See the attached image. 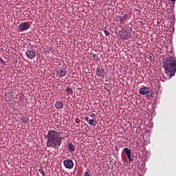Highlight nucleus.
<instances>
[{"mask_svg": "<svg viewBox=\"0 0 176 176\" xmlns=\"http://www.w3.org/2000/svg\"><path fill=\"white\" fill-rule=\"evenodd\" d=\"M45 137L47 138L46 146L54 149L60 147L63 144V140H64V138L60 137L58 131L55 130L49 131Z\"/></svg>", "mask_w": 176, "mask_h": 176, "instance_id": "1", "label": "nucleus"}, {"mask_svg": "<svg viewBox=\"0 0 176 176\" xmlns=\"http://www.w3.org/2000/svg\"><path fill=\"white\" fill-rule=\"evenodd\" d=\"M163 68L166 76H168L169 79H171L176 72V57L169 56L164 58L163 60Z\"/></svg>", "mask_w": 176, "mask_h": 176, "instance_id": "2", "label": "nucleus"}, {"mask_svg": "<svg viewBox=\"0 0 176 176\" xmlns=\"http://www.w3.org/2000/svg\"><path fill=\"white\" fill-rule=\"evenodd\" d=\"M132 33L133 30L131 28H126L119 32L120 38L122 39V41H127L129 39H131V36H133V34H131Z\"/></svg>", "mask_w": 176, "mask_h": 176, "instance_id": "3", "label": "nucleus"}, {"mask_svg": "<svg viewBox=\"0 0 176 176\" xmlns=\"http://www.w3.org/2000/svg\"><path fill=\"white\" fill-rule=\"evenodd\" d=\"M139 93L142 96H146V98H152V95L153 94V91L149 89V88L144 87L140 88Z\"/></svg>", "mask_w": 176, "mask_h": 176, "instance_id": "4", "label": "nucleus"}, {"mask_svg": "<svg viewBox=\"0 0 176 176\" xmlns=\"http://www.w3.org/2000/svg\"><path fill=\"white\" fill-rule=\"evenodd\" d=\"M67 68L65 67H59L56 69V74L58 76V78H64L67 75Z\"/></svg>", "mask_w": 176, "mask_h": 176, "instance_id": "5", "label": "nucleus"}, {"mask_svg": "<svg viewBox=\"0 0 176 176\" xmlns=\"http://www.w3.org/2000/svg\"><path fill=\"white\" fill-rule=\"evenodd\" d=\"M25 55L28 58L32 60L33 58H35V57H36V52H35L34 50H27V51L25 52Z\"/></svg>", "mask_w": 176, "mask_h": 176, "instance_id": "6", "label": "nucleus"}, {"mask_svg": "<svg viewBox=\"0 0 176 176\" xmlns=\"http://www.w3.org/2000/svg\"><path fill=\"white\" fill-rule=\"evenodd\" d=\"M126 14L122 12L118 16H116V22L120 23V24H124V19H126Z\"/></svg>", "mask_w": 176, "mask_h": 176, "instance_id": "7", "label": "nucleus"}, {"mask_svg": "<svg viewBox=\"0 0 176 176\" xmlns=\"http://www.w3.org/2000/svg\"><path fill=\"white\" fill-rule=\"evenodd\" d=\"M107 74L104 68L98 67L96 69V75L100 78H104V76Z\"/></svg>", "mask_w": 176, "mask_h": 176, "instance_id": "8", "label": "nucleus"}, {"mask_svg": "<svg viewBox=\"0 0 176 176\" xmlns=\"http://www.w3.org/2000/svg\"><path fill=\"white\" fill-rule=\"evenodd\" d=\"M63 164L66 168H69V170L74 167V162L72 160H65Z\"/></svg>", "mask_w": 176, "mask_h": 176, "instance_id": "9", "label": "nucleus"}, {"mask_svg": "<svg viewBox=\"0 0 176 176\" xmlns=\"http://www.w3.org/2000/svg\"><path fill=\"white\" fill-rule=\"evenodd\" d=\"M27 30H30V24H28V23L24 22L21 24L19 27L20 32H23V31H27Z\"/></svg>", "mask_w": 176, "mask_h": 176, "instance_id": "10", "label": "nucleus"}, {"mask_svg": "<svg viewBox=\"0 0 176 176\" xmlns=\"http://www.w3.org/2000/svg\"><path fill=\"white\" fill-rule=\"evenodd\" d=\"M55 108H56V109H63V108H64V103L63 101H56L55 103Z\"/></svg>", "mask_w": 176, "mask_h": 176, "instance_id": "11", "label": "nucleus"}, {"mask_svg": "<svg viewBox=\"0 0 176 176\" xmlns=\"http://www.w3.org/2000/svg\"><path fill=\"white\" fill-rule=\"evenodd\" d=\"M124 152L126 153V156H131V150H130V148L125 147L124 148Z\"/></svg>", "mask_w": 176, "mask_h": 176, "instance_id": "12", "label": "nucleus"}, {"mask_svg": "<svg viewBox=\"0 0 176 176\" xmlns=\"http://www.w3.org/2000/svg\"><path fill=\"white\" fill-rule=\"evenodd\" d=\"M67 146L70 152H74V151H75V146H74V144L72 143H68Z\"/></svg>", "mask_w": 176, "mask_h": 176, "instance_id": "13", "label": "nucleus"}, {"mask_svg": "<svg viewBox=\"0 0 176 176\" xmlns=\"http://www.w3.org/2000/svg\"><path fill=\"white\" fill-rule=\"evenodd\" d=\"M88 123L90 126H96L97 122L94 119H91L88 121Z\"/></svg>", "mask_w": 176, "mask_h": 176, "instance_id": "14", "label": "nucleus"}, {"mask_svg": "<svg viewBox=\"0 0 176 176\" xmlns=\"http://www.w3.org/2000/svg\"><path fill=\"white\" fill-rule=\"evenodd\" d=\"M65 92L67 94H74V91L72 90V88L68 87L65 89Z\"/></svg>", "mask_w": 176, "mask_h": 176, "instance_id": "15", "label": "nucleus"}, {"mask_svg": "<svg viewBox=\"0 0 176 176\" xmlns=\"http://www.w3.org/2000/svg\"><path fill=\"white\" fill-rule=\"evenodd\" d=\"M21 121L22 122V123H23L24 124H25L26 123H28V118H25V117H23L21 119Z\"/></svg>", "mask_w": 176, "mask_h": 176, "instance_id": "16", "label": "nucleus"}, {"mask_svg": "<svg viewBox=\"0 0 176 176\" xmlns=\"http://www.w3.org/2000/svg\"><path fill=\"white\" fill-rule=\"evenodd\" d=\"M93 58H94V60H95L96 61L98 60V54H93Z\"/></svg>", "mask_w": 176, "mask_h": 176, "instance_id": "17", "label": "nucleus"}, {"mask_svg": "<svg viewBox=\"0 0 176 176\" xmlns=\"http://www.w3.org/2000/svg\"><path fill=\"white\" fill-rule=\"evenodd\" d=\"M39 173L41 174L43 176H45V170L42 169H39Z\"/></svg>", "mask_w": 176, "mask_h": 176, "instance_id": "18", "label": "nucleus"}, {"mask_svg": "<svg viewBox=\"0 0 176 176\" xmlns=\"http://www.w3.org/2000/svg\"><path fill=\"white\" fill-rule=\"evenodd\" d=\"M103 31L106 36H108L109 35V31L108 30H103Z\"/></svg>", "mask_w": 176, "mask_h": 176, "instance_id": "19", "label": "nucleus"}, {"mask_svg": "<svg viewBox=\"0 0 176 176\" xmlns=\"http://www.w3.org/2000/svg\"><path fill=\"white\" fill-rule=\"evenodd\" d=\"M148 58L150 60V61H153V56L148 55Z\"/></svg>", "mask_w": 176, "mask_h": 176, "instance_id": "20", "label": "nucleus"}, {"mask_svg": "<svg viewBox=\"0 0 176 176\" xmlns=\"http://www.w3.org/2000/svg\"><path fill=\"white\" fill-rule=\"evenodd\" d=\"M129 161V163H131V162H133V159H131V155H129L127 157Z\"/></svg>", "mask_w": 176, "mask_h": 176, "instance_id": "21", "label": "nucleus"}, {"mask_svg": "<svg viewBox=\"0 0 176 176\" xmlns=\"http://www.w3.org/2000/svg\"><path fill=\"white\" fill-rule=\"evenodd\" d=\"M84 176H90L89 172H85Z\"/></svg>", "mask_w": 176, "mask_h": 176, "instance_id": "22", "label": "nucleus"}, {"mask_svg": "<svg viewBox=\"0 0 176 176\" xmlns=\"http://www.w3.org/2000/svg\"><path fill=\"white\" fill-rule=\"evenodd\" d=\"M84 119H85V120H86L87 122V120H89V117L85 116V117H84Z\"/></svg>", "mask_w": 176, "mask_h": 176, "instance_id": "23", "label": "nucleus"}, {"mask_svg": "<svg viewBox=\"0 0 176 176\" xmlns=\"http://www.w3.org/2000/svg\"><path fill=\"white\" fill-rule=\"evenodd\" d=\"M1 61H2V63H1L2 64H4V65H6V63L3 60L1 59Z\"/></svg>", "mask_w": 176, "mask_h": 176, "instance_id": "24", "label": "nucleus"}, {"mask_svg": "<svg viewBox=\"0 0 176 176\" xmlns=\"http://www.w3.org/2000/svg\"><path fill=\"white\" fill-rule=\"evenodd\" d=\"M64 175H65V176H68V173L65 172V173H64Z\"/></svg>", "mask_w": 176, "mask_h": 176, "instance_id": "25", "label": "nucleus"}, {"mask_svg": "<svg viewBox=\"0 0 176 176\" xmlns=\"http://www.w3.org/2000/svg\"><path fill=\"white\" fill-rule=\"evenodd\" d=\"M77 90H82V88H78Z\"/></svg>", "mask_w": 176, "mask_h": 176, "instance_id": "26", "label": "nucleus"}, {"mask_svg": "<svg viewBox=\"0 0 176 176\" xmlns=\"http://www.w3.org/2000/svg\"><path fill=\"white\" fill-rule=\"evenodd\" d=\"M49 52H50V48H49V49H48V51H47V52L49 53Z\"/></svg>", "mask_w": 176, "mask_h": 176, "instance_id": "27", "label": "nucleus"}, {"mask_svg": "<svg viewBox=\"0 0 176 176\" xmlns=\"http://www.w3.org/2000/svg\"><path fill=\"white\" fill-rule=\"evenodd\" d=\"M170 1H172V2H175V0H170Z\"/></svg>", "mask_w": 176, "mask_h": 176, "instance_id": "28", "label": "nucleus"}]
</instances>
